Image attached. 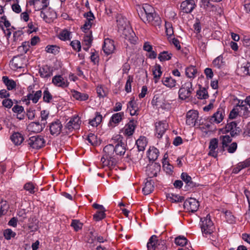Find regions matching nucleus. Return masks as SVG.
Wrapping results in <instances>:
<instances>
[{"mask_svg":"<svg viewBox=\"0 0 250 250\" xmlns=\"http://www.w3.org/2000/svg\"><path fill=\"white\" fill-rule=\"evenodd\" d=\"M40 16L43 20L47 23H50L57 18L56 13L50 8L46 11L42 10L40 13Z\"/></svg>","mask_w":250,"mask_h":250,"instance_id":"12","label":"nucleus"},{"mask_svg":"<svg viewBox=\"0 0 250 250\" xmlns=\"http://www.w3.org/2000/svg\"><path fill=\"white\" fill-rule=\"evenodd\" d=\"M70 33L67 30H63L59 35V38L63 41L70 39Z\"/></svg>","mask_w":250,"mask_h":250,"instance_id":"55","label":"nucleus"},{"mask_svg":"<svg viewBox=\"0 0 250 250\" xmlns=\"http://www.w3.org/2000/svg\"><path fill=\"white\" fill-rule=\"evenodd\" d=\"M103 151L104 155L114 161L115 159L113 157L114 156L115 149L114 145L113 143L106 146L104 148Z\"/></svg>","mask_w":250,"mask_h":250,"instance_id":"30","label":"nucleus"},{"mask_svg":"<svg viewBox=\"0 0 250 250\" xmlns=\"http://www.w3.org/2000/svg\"><path fill=\"white\" fill-rule=\"evenodd\" d=\"M71 226L74 228L75 231H77L82 229L83 224L79 220H73L72 221Z\"/></svg>","mask_w":250,"mask_h":250,"instance_id":"60","label":"nucleus"},{"mask_svg":"<svg viewBox=\"0 0 250 250\" xmlns=\"http://www.w3.org/2000/svg\"><path fill=\"white\" fill-rule=\"evenodd\" d=\"M101 162L102 163L103 166H110L113 165L114 161L107 158L105 155H103L101 159Z\"/></svg>","mask_w":250,"mask_h":250,"instance_id":"52","label":"nucleus"},{"mask_svg":"<svg viewBox=\"0 0 250 250\" xmlns=\"http://www.w3.org/2000/svg\"><path fill=\"white\" fill-rule=\"evenodd\" d=\"M168 127V124L166 121H163L156 123L155 131L156 135L158 138H161Z\"/></svg>","mask_w":250,"mask_h":250,"instance_id":"15","label":"nucleus"},{"mask_svg":"<svg viewBox=\"0 0 250 250\" xmlns=\"http://www.w3.org/2000/svg\"><path fill=\"white\" fill-rule=\"evenodd\" d=\"M220 139L222 141L223 150H225V148L228 146V144L232 141V139L229 135L221 136Z\"/></svg>","mask_w":250,"mask_h":250,"instance_id":"47","label":"nucleus"},{"mask_svg":"<svg viewBox=\"0 0 250 250\" xmlns=\"http://www.w3.org/2000/svg\"><path fill=\"white\" fill-rule=\"evenodd\" d=\"M3 234L5 238L7 240L10 239L12 237H14L16 235L15 232H13L10 229H5L4 231Z\"/></svg>","mask_w":250,"mask_h":250,"instance_id":"63","label":"nucleus"},{"mask_svg":"<svg viewBox=\"0 0 250 250\" xmlns=\"http://www.w3.org/2000/svg\"><path fill=\"white\" fill-rule=\"evenodd\" d=\"M102 119L103 117L100 113L96 112L95 117L90 120L89 123L93 126H97L101 123Z\"/></svg>","mask_w":250,"mask_h":250,"instance_id":"43","label":"nucleus"},{"mask_svg":"<svg viewBox=\"0 0 250 250\" xmlns=\"http://www.w3.org/2000/svg\"><path fill=\"white\" fill-rule=\"evenodd\" d=\"M125 39L129 41L131 43L135 44L136 42L137 38L133 31H132V33H130L129 35H127L126 34H125Z\"/></svg>","mask_w":250,"mask_h":250,"instance_id":"62","label":"nucleus"},{"mask_svg":"<svg viewBox=\"0 0 250 250\" xmlns=\"http://www.w3.org/2000/svg\"><path fill=\"white\" fill-rule=\"evenodd\" d=\"M42 95H43L42 99L44 102L50 103L52 102L53 96L47 87L44 88Z\"/></svg>","mask_w":250,"mask_h":250,"instance_id":"44","label":"nucleus"},{"mask_svg":"<svg viewBox=\"0 0 250 250\" xmlns=\"http://www.w3.org/2000/svg\"><path fill=\"white\" fill-rule=\"evenodd\" d=\"M147 144V139L145 136H140V138L136 141V145L137 149L140 151L144 153Z\"/></svg>","mask_w":250,"mask_h":250,"instance_id":"33","label":"nucleus"},{"mask_svg":"<svg viewBox=\"0 0 250 250\" xmlns=\"http://www.w3.org/2000/svg\"><path fill=\"white\" fill-rule=\"evenodd\" d=\"M127 109L129 110L130 114L131 116L137 115L138 114V105L133 98L127 104Z\"/></svg>","mask_w":250,"mask_h":250,"instance_id":"28","label":"nucleus"},{"mask_svg":"<svg viewBox=\"0 0 250 250\" xmlns=\"http://www.w3.org/2000/svg\"><path fill=\"white\" fill-rule=\"evenodd\" d=\"M193 88L192 82L188 81L183 84L179 88L178 95L180 99L185 100L191 97Z\"/></svg>","mask_w":250,"mask_h":250,"instance_id":"3","label":"nucleus"},{"mask_svg":"<svg viewBox=\"0 0 250 250\" xmlns=\"http://www.w3.org/2000/svg\"><path fill=\"white\" fill-rule=\"evenodd\" d=\"M213 65L217 68H220L224 64V62L223 61V57L222 56H219L216 58L212 62Z\"/></svg>","mask_w":250,"mask_h":250,"instance_id":"50","label":"nucleus"},{"mask_svg":"<svg viewBox=\"0 0 250 250\" xmlns=\"http://www.w3.org/2000/svg\"><path fill=\"white\" fill-rule=\"evenodd\" d=\"M196 37L198 40V46L203 51H205L207 48V44L206 42H204L203 40L202 39V37L201 35H197Z\"/></svg>","mask_w":250,"mask_h":250,"instance_id":"54","label":"nucleus"},{"mask_svg":"<svg viewBox=\"0 0 250 250\" xmlns=\"http://www.w3.org/2000/svg\"><path fill=\"white\" fill-rule=\"evenodd\" d=\"M161 169V165L157 163H152L146 167V174L149 178L157 176Z\"/></svg>","mask_w":250,"mask_h":250,"instance_id":"10","label":"nucleus"},{"mask_svg":"<svg viewBox=\"0 0 250 250\" xmlns=\"http://www.w3.org/2000/svg\"><path fill=\"white\" fill-rule=\"evenodd\" d=\"M72 48L77 51H80L81 49V42L78 40H74L71 42L70 43Z\"/></svg>","mask_w":250,"mask_h":250,"instance_id":"64","label":"nucleus"},{"mask_svg":"<svg viewBox=\"0 0 250 250\" xmlns=\"http://www.w3.org/2000/svg\"><path fill=\"white\" fill-rule=\"evenodd\" d=\"M45 144L44 138L40 135L32 136L28 140V144L30 147L35 149H40L43 147Z\"/></svg>","mask_w":250,"mask_h":250,"instance_id":"6","label":"nucleus"},{"mask_svg":"<svg viewBox=\"0 0 250 250\" xmlns=\"http://www.w3.org/2000/svg\"><path fill=\"white\" fill-rule=\"evenodd\" d=\"M196 5L194 0H185L180 6L181 10L184 13H190L196 7Z\"/></svg>","mask_w":250,"mask_h":250,"instance_id":"13","label":"nucleus"},{"mask_svg":"<svg viewBox=\"0 0 250 250\" xmlns=\"http://www.w3.org/2000/svg\"><path fill=\"white\" fill-rule=\"evenodd\" d=\"M46 123H41L39 122H32L29 124L28 129L31 132L35 133H39L41 132L45 126Z\"/></svg>","mask_w":250,"mask_h":250,"instance_id":"25","label":"nucleus"},{"mask_svg":"<svg viewBox=\"0 0 250 250\" xmlns=\"http://www.w3.org/2000/svg\"><path fill=\"white\" fill-rule=\"evenodd\" d=\"M133 77L128 76L125 85V90L127 93L130 92L131 91V83L133 82Z\"/></svg>","mask_w":250,"mask_h":250,"instance_id":"59","label":"nucleus"},{"mask_svg":"<svg viewBox=\"0 0 250 250\" xmlns=\"http://www.w3.org/2000/svg\"><path fill=\"white\" fill-rule=\"evenodd\" d=\"M139 16L142 20L145 22H147L153 26L160 27L161 25V19L156 12H154L151 15H148L146 17H144L143 14L139 15Z\"/></svg>","mask_w":250,"mask_h":250,"instance_id":"4","label":"nucleus"},{"mask_svg":"<svg viewBox=\"0 0 250 250\" xmlns=\"http://www.w3.org/2000/svg\"><path fill=\"white\" fill-rule=\"evenodd\" d=\"M87 140L88 142L92 146H96L98 144L97 136L94 134H89L87 137Z\"/></svg>","mask_w":250,"mask_h":250,"instance_id":"56","label":"nucleus"},{"mask_svg":"<svg viewBox=\"0 0 250 250\" xmlns=\"http://www.w3.org/2000/svg\"><path fill=\"white\" fill-rule=\"evenodd\" d=\"M224 116V111L223 109L219 108L217 111L210 117L209 121L211 123L219 124L222 121Z\"/></svg>","mask_w":250,"mask_h":250,"instance_id":"21","label":"nucleus"},{"mask_svg":"<svg viewBox=\"0 0 250 250\" xmlns=\"http://www.w3.org/2000/svg\"><path fill=\"white\" fill-rule=\"evenodd\" d=\"M147 247L148 250H155L156 249H162V250H166L167 249V247L164 243L161 245L158 244L157 236L155 235H152L149 238L147 244Z\"/></svg>","mask_w":250,"mask_h":250,"instance_id":"7","label":"nucleus"},{"mask_svg":"<svg viewBox=\"0 0 250 250\" xmlns=\"http://www.w3.org/2000/svg\"><path fill=\"white\" fill-rule=\"evenodd\" d=\"M136 122L134 120H130L124 128V134L125 136H131L134 132L136 126Z\"/></svg>","mask_w":250,"mask_h":250,"instance_id":"23","label":"nucleus"},{"mask_svg":"<svg viewBox=\"0 0 250 250\" xmlns=\"http://www.w3.org/2000/svg\"><path fill=\"white\" fill-rule=\"evenodd\" d=\"M45 49L46 51L49 53L56 54L59 52V48L56 45H47Z\"/></svg>","mask_w":250,"mask_h":250,"instance_id":"57","label":"nucleus"},{"mask_svg":"<svg viewBox=\"0 0 250 250\" xmlns=\"http://www.w3.org/2000/svg\"><path fill=\"white\" fill-rule=\"evenodd\" d=\"M240 114L246 118L250 117V105H246L239 110Z\"/></svg>","mask_w":250,"mask_h":250,"instance_id":"53","label":"nucleus"},{"mask_svg":"<svg viewBox=\"0 0 250 250\" xmlns=\"http://www.w3.org/2000/svg\"><path fill=\"white\" fill-rule=\"evenodd\" d=\"M103 50L106 55L113 53L115 50L114 41L109 38L105 39L103 45Z\"/></svg>","mask_w":250,"mask_h":250,"instance_id":"16","label":"nucleus"},{"mask_svg":"<svg viewBox=\"0 0 250 250\" xmlns=\"http://www.w3.org/2000/svg\"><path fill=\"white\" fill-rule=\"evenodd\" d=\"M186 117L187 125L194 126L198 118V112L196 110H189L187 112Z\"/></svg>","mask_w":250,"mask_h":250,"instance_id":"18","label":"nucleus"},{"mask_svg":"<svg viewBox=\"0 0 250 250\" xmlns=\"http://www.w3.org/2000/svg\"><path fill=\"white\" fill-rule=\"evenodd\" d=\"M124 116V113L122 112L113 114L109 120V124H118L122 120Z\"/></svg>","mask_w":250,"mask_h":250,"instance_id":"38","label":"nucleus"},{"mask_svg":"<svg viewBox=\"0 0 250 250\" xmlns=\"http://www.w3.org/2000/svg\"><path fill=\"white\" fill-rule=\"evenodd\" d=\"M29 42H22V45L18 47V51L23 53H26L29 48Z\"/></svg>","mask_w":250,"mask_h":250,"instance_id":"58","label":"nucleus"},{"mask_svg":"<svg viewBox=\"0 0 250 250\" xmlns=\"http://www.w3.org/2000/svg\"><path fill=\"white\" fill-rule=\"evenodd\" d=\"M196 94L199 99H206L208 97L207 89L205 87H200L197 91Z\"/></svg>","mask_w":250,"mask_h":250,"instance_id":"45","label":"nucleus"},{"mask_svg":"<svg viewBox=\"0 0 250 250\" xmlns=\"http://www.w3.org/2000/svg\"><path fill=\"white\" fill-rule=\"evenodd\" d=\"M218 145V140L216 138L211 139L209 142V151L208 155L211 156L214 158L217 157L218 155V151L216 150Z\"/></svg>","mask_w":250,"mask_h":250,"instance_id":"26","label":"nucleus"},{"mask_svg":"<svg viewBox=\"0 0 250 250\" xmlns=\"http://www.w3.org/2000/svg\"><path fill=\"white\" fill-rule=\"evenodd\" d=\"M105 210H98L93 215V219L96 221H99L105 217Z\"/></svg>","mask_w":250,"mask_h":250,"instance_id":"51","label":"nucleus"},{"mask_svg":"<svg viewBox=\"0 0 250 250\" xmlns=\"http://www.w3.org/2000/svg\"><path fill=\"white\" fill-rule=\"evenodd\" d=\"M62 125L59 120H56L49 125V130L50 134L53 136L59 135L62 131Z\"/></svg>","mask_w":250,"mask_h":250,"instance_id":"14","label":"nucleus"},{"mask_svg":"<svg viewBox=\"0 0 250 250\" xmlns=\"http://www.w3.org/2000/svg\"><path fill=\"white\" fill-rule=\"evenodd\" d=\"M162 83L169 88H174L177 84V81L171 77H164L162 79Z\"/></svg>","mask_w":250,"mask_h":250,"instance_id":"32","label":"nucleus"},{"mask_svg":"<svg viewBox=\"0 0 250 250\" xmlns=\"http://www.w3.org/2000/svg\"><path fill=\"white\" fill-rule=\"evenodd\" d=\"M111 141L115 145V153L118 155H124L126 151V147L123 142V137L121 135H116L112 137Z\"/></svg>","mask_w":250,"mask_h":250,"instance_id":"1","label":"nucleus"},{"mask_svg":"<svg viewBox=\"0 0 250 250\" xmlns=\"http://www.w3.org/2000/svg\"><path fill=\"white\" fill-rule=\"evenodd\" d=\"M81 124V121L80 117L78 116H74L67 123L65 127L69 131H72L73 129H79Z\"/></svg>","mask_w":250,"mask_h":250,"instance_id":"17","label":"nucleus"},{"mask_svg":"<svg viewBox=\"0 0 250 250\" xmlns=\"http://www.w3.org/2000/svg\"><path fill=\"white\" fill-rule=\"evenodd\" d=\"M201 222V227L203 234L206 237L207 235L211 234L213 232L214 226L209 214H208L205 217L202 218Z\"/></svg>","mask_w":250,"mask_h":250,"instance_id":"2","label":"nucleus"},{"mask_svg":"<svg viewBox=\"0 0 250 250\" xmlns=\"http://www.w3.org/2000/svg\"><path fill=\"white\" fill-rule=\"evenodd\" d=\"M12 142L16 145H21L24 140L22 134L19 132H15L11 136Z\"/></svg>","mask_w":250,"mask_h":250,"instance_id":"41","label":"nucleus"},{"mask_svg":"<svg viewBox=\"0 0 250 250\" xmlns=\"http://www.w3.org/2000/svg\"><path fill=\"white\" fill-rule=\"evenodd\" d=\"M154 182L151 180L147 181L143 188V192L145 195H148L151 193L154 189Z\"/></svg>","mask_w":250,"mask_h":250,"instance_id":"42","label":"nucleus"},{"mask_svg":"<svg viewBox=\"0 0 250 250\" xmlns=\"http://www.w3.org/2000/svg\"><path fill=\"white\" fill-rule=\"evenodd\" d=\"M241 129L239 127L237 126L235 122H231L228 123L223 130L224 133L230 132L231 137H235L239 135Z\"/></svg>","mask_w":250,"mask_h":250,"instance_id":"9","label":"nucleus"},{"mask_svg":"<svg viewBox=\"0 0 250 250\" xmlns=\"http://www.w3.org/2000/svg\"><path fill=\"white\" fill-rule=\"evenodd\" d=\"M198 73L197 69L195 65H190L185 69V75L190 80L194 79Z\"/></svg>","mask_w":250,"mask_h":250,"instance_id":"29","label":"nucleus"},{"mask_svg":"<svg viewBox=\"0 0 250 250\" xmlns=\"http://www.w3.org/2000/svg\"><path fill=\"white\" fill-rule=\"evenodd\" d=\"M143 152L140 151L138 149L134 148L131 149L127 154V157L133 163H136L141 160Z\"/></svg>","mask_w":250,"mask_h":250,"instance_id":"19","label":"nucleus"},{"mask_svg":"<svg viewBox=\"0 0 250 250\" xmlns=\"http://www.w3.org/2000/svg\"><path fill=\"white\" fill-rule=\"evenodd\" d=\"M27 4L33 6L36 11L44 10L49 5L48 0H28Z\"/></svg>","mask_w":250,"mask_h":250,"instance_id":"11","label":"nucleus"},{"mask_svg":"<svg viewBox=\"0 0 250 250\" xmlns=\"http://www.w3.org/2000/svg\"><path fill=\"white\" fill-rule=\"evenodd\" d=\"M237 73L241 76H250V62L243 63L241 67L237 68Z\"/></svg>","mask_w":250,"mask_h":250,"instance_id":"27","label":"nucleus"},{"mask_svg":"<svg viewBox=\"0 0 250 250\" xmlns=\"http://www.w3.org/2000/svg\"><path fill=\"white\" fill-rule=\"evenodd\" d=\"M159 150L153 146L150 147L147 151V157L150 161H155L159 156Z\"/></svg>","mask_w":250,"mask_h":250,"instance_id":"34","label":"nucleus"},{"mask_svg":"<svg viewBox=\"0 0 250 250\" xmlns=\"http://www.w3.org/2000/svg\"><path fill=\"white\" fill-rule=\"evenodd\" d=\"M52 83L56 86L66 87L68 86V83L66 79L63 78L61 75L55 76L52 78Z\"/></svg>","mask_w":250,"mask_h":250,"instance_id":"24","label":"nucleus"},{"mask_svg":"<svg viewBox=\"0 0 250 250\" xmlns=\"http://www.w3.org/2000/svg\"><path fill=\"white\" fill-rule=\"evenodd\" d=\"M93 41L92 33L90 32L84 37L83 41L85 45L91 46Z\"/></svg>","mask_w":250,"mask_h":250,"instance_id":"61","label":"nucleus"},{"mask_svg":"<svg viewBox=\"0 0 250 250\" xmlns=\"http://www.w3.org/2000/svg\"><path fill=\"white\" fill-rule=\"evenodd\" d=\"M154 76V82L157 83L160 79L162 74L161 66L160 64L156 63L152 69Z\"/></svg>","mask_w":250,"mask_h":250,"instance_id":"36","label":"nucleus"},{"mask_svg":"<svg viewBox=\"0 0 250 250\" xmlns=\"http://www.w3.org/2000/svg\"><path fill=\"white\" fill-rule=\"evenodd\" d=\"M23 188L30 194H34L37 190L34 185L32 182L26 183L24 185Z\"/></svg>","mask_w":250,"mask_h":250,"instance_id":"48","label":"nucleus"},{"mask_svg":"<svg viewBox=\"0 0 250 250\" xmlns=\"http://www.w3.org/2000/svg\"><path fill=\"white\" fill-rule=\"evenodd\" d=\"M42 96V91L41 90L38 91L32 90L31 93H29L27 94L26 97L27 99H25V101L27 102V104L29 103V101L31 100L32 103L36 104L39 101V99Z\"/></svg>","mask_w":250,"mask_h":250,"instance_id":"20","label":"nucleus"},{"mask_svg":"<svg viewBox=\"0 0 250 250\" xmlns=\"http://www.w3.org/2000/svg\"><path fill=\"white\" fill-rule=\"evenodd\" d=\"M26 65V59L23 55L14 56L10 62V66L12 69L16 70L23 68Z\"/></svg>","mask_w":250,"mask_h":250,"instance_id":"5","label":"nucleus"},{"mask_svg":"<svg viewBox=\"0 0 250 250\" xmlns=\"http://www.w3.org/2000/svg\"><path fill=\"white\" fill-rule=\"evenodd\" d=\"M39 73L41 77L44 78H48L53 75V69L47 65H43L40 69Z\"/></svg>","mask_w":250,"mask_h":250,"instance_id":"31","label":"nucleus"},{"mask_svg":"<svg viewBox=\"0 0 250 250\" xmlns=\"http://www.w3.org/2000/svg\"><path fill=\"white\" fill-rule=\"evenodd\" d=\"M188 243L187 239L183 236H179L175 239L176 245L180 246H184Z\"/></svg>","mask_w":250,"mask_h":250,"instance_id":"49","label":"nucleus"},{"mask_svg":"<svg viewBox=\"0 0 250 250\" xmlns=\"http://www.w3.org/2000/svg\"><path fill=\"white\" fill-rule=\"evenodd\" d=\"M181 179L186 184L185 186L186 190H190L191 188L196 187V183L192 181L191 177L186 172H183L181 176Z\"/></svg>","mask_w":250,"mask_h":250,"instance_id":"22","label":"nucleus"},{"mask_svg":"<svg viewBox=\"0 0 250 250\" xmlns=\"http://www.w3.org/2000/svg\"><path fill=\"white\" fill-rule=\"evenodd\" d=\"M166 197L168 201L173 203L182 202L184 200V197L183 196L170 193L167 194Z\"/></svg>","mask_w":250,"mask_h":250,"instance_id":"40","label":"nucleus"},{"mask_svg":"<svg viewBox=\"0 0 250 250\" xmlns=\"http://www.w3.org/2000/svg\"><path fill=\"white\" fill-rule=\"evenodd\" d=\"M172 54L168 51H164L161 52L158 56V59L161 62L168 61L171 59Z\"/></svg>","mask_w":250,"mask_h":250,"instance_id":"46","label":"nucleus"},{"mask_svg":"<svg viewBox=\"0 0 250 250\" xmlns=\"http://www.w3.org/2000/svg\"><path fill=\"white\" fill-rule=\"evenodd\" d=\"M199 207V202L195 198L187 199L184 203V207L188 212L194 213L197 211Z\"/></svg>","mask_w":250,"mask_h":250,"instance_id":"8","label":"nucleus"},{"mask_svg":"<svg viewBox=\"0 0 250 250\" xmlns=\"http://www.w3.org/2000/svg\"><path fill=\"white\" fill-rule=\"evenodd\" d=\"M2 81L8 90H12L16 88V83L13 80L9 79L7 76H3L2 77Z\"/></svg>","mask_w":250,"mask_h":250,"instance_id":"35","label":"nucleus"},{"mask_svg":"<svg viewBox=\"0 0 250 250\" xmlns=\"http://www.w3.org/2000/svg\"><path fill=\"white\" fill-rule=\"evenodd\" d=\"M155 12L152 6L148 4H145L143 6V10L141 11L139 15L143 14L144 17H146L147 15H151Z\"/></svg>","mask_w":250,"mask_h":250,"instance_id":"37","label":"nucleus"},{"mask_svg":"<svg viewBox=\"0 0 250 250\" xmlns=\"http://www.w3.org/2000/svg\"><path fill=\"white\" fill-rule=\"evenodd\" d=\"M73 97L77 100L80 101H84L88 99V94L84 93H81L79 91L74 90L72 92Z\"/></svg>","mask_w":250,"mask_h":250,"instance_id":"39","label":"nucleus"}]
</instances>
